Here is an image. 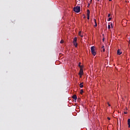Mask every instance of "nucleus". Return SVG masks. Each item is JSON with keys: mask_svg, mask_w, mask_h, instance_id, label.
I'll use <instances>...</instances> for the list:
<instances>
[{"mask_svg": "<svg viewBox=\"0 0 130 130\" xmlns=\"http://www.w3.org/2000/svg\"><path fill=\"white\" fill-rule=\"evenodd\" d=\"M80 10H81V7H80V6H77L73 8V11L75 12V13H80Z\"/></svg>", "mask_w": 130, "mask_h": 130, "instance_id": "nucleus-1", "label": "nucleus"}, {"mask_svg": "<svg viewBox=\"0 0 130 130\" xmlns=\"http://www.w3.org/2000/svg\"><path fill=\"white\" fill-rule=\"evenodd\" d=\"M91 51L92 55L95 56L96 55V52H95V49L94 46L91 47Z\"/></svg>", "mask_w": 130, "mask_h": 130, "instance_id": "nucleus-2", "label": "nucleus"}, {"mask_svg": "<svg viewBox=\"0 0 130 130\" xmlns=\"http://www.w3.org/2000/svg\"><path fill=\"white\" fill-rule=\"evenodd\" d=\"M77 37L74 38V40H73V44L74 46H75V47H77L78 46V43H77Z\"/></svg>", "mask_w": 130, "mask_h": 130, "instance_id": "nucleus-3", "label": "nucleus"}, {"mask_svg": "<svg viewBox=\"0 0 130 130\" xmlns=\"http://www.w3.org/2000/svg\"><path fill=\"white\" fill-rule=\"evenodd\" d=\"M87 20H90V10H87Z\"/></svg>", "mask_w": 130, "mask_h": 130, "instance_id": "nucleus-4", "label": "nucleus"}, {"mask_svg": "<svg viewBox=\"0 0 130 130\" xmlns=\"http://www.w3.org/2000/svg\"><path fill=\"white\" fill-rule=\"evenodd\" d=\"M83 68H80V72H79V75L80 76H82V75H83Z\"/></svg>", "mask_w": 130, "mask_h": 130, "instance_id": "nucleus-5", "label": "nucleus"}, {"mask_svg": "<svg viewBox=\"0 0 130 130\" xmlns=\"http://www.w3.org/2000/svg\"><path fill=\"white\" fill-rule=\"evenodd\" d=\"M117 53L118 55H120V54H121V53H122V52H120V50L119 49H118L117 51Z\"/></svg>", "mask_w": 130, "mask_h": 130, "instance_id": "nucleus-6", "label": "nucleus"}, {"mask_svg": "<svg viewBox=\"0 0 130 130\" xmlns=\"http://www.w3.org/2000/svg\"><path fill=\"white\" fill-rule=\"evenodd\" d=\"M72 98H73V99H74V100H77V95L76 94H74L73 95Z\"/></svg>", "mask_w": 130, "mask_h": 130, "instance_id": "nucleus-7", "label": "nucleus"}, {"mask_svg": "<svg viewBox=\"0 0 130 130\" xmlns=\"http://www.w3.org/2000/svg\"><path fill=\"white\" fill-rule=\"evenodd\" d=\"M127 122H128V127H130V119H128Z\"/></svg>", "mask_w": 130, "mask_h": 130, "instance_id": "nucleus-8", "label": "nucleus"}, {"mask_svg": "<svg viewBox=\"0 0 130 130\" xmlns=\"http://www.w3.org/2000/svg\"><path fill=\"white\" fill-rule=\"evenodd\" d=\"M79 86H80V88H83V87H84V85H83V83H80V84H79Z\"/></svg>", "mask_w": 130, "mask_h": 130, "instance_id": "nucleus-9", "label": "nucleus"}, {"mask_svg": "<svg viewBox=\"0 0 130 130\" xmlns=\"http://www.w3.org/2000/svg\"><path fill=\"white\" fill-rule=\"evenodd\" d=\"M79 67L80 68V69H83V67L81 66V62L79 63Z\"/></svg>", "mask_w": 130, "mask_h": 130, "instance_id": "nucleus-10", "label": "nucleus"}, {"mask_svg": "<svg viewBox=\"0 0 130 130\" xmlns=\"http://www.w3.org/2000/svg\"><path fill=\"white\" fill-rule=\"evenodd\" d=\"M82 33V31H79V36H80L81 37H83V36L81 35V34Z\"/></svg>", "mask_w": 130, "mask_h": 130, "instance_id": "nucleus-11", "label": "nucleus"}, {"mask_svg": "<svg viewBox=\"0 0 130 130\" xmlns=\"http://www.w3.org/2000/svg\"><path fill=\"white\" fill-rule=\"evenodd\" d=\"M84 93V91L83 90H80V94H83Z\"/></svg>", "mask_w": 130, "mask_h": 130, "instance_id": "nucleus-12", "label": "nucleus"}, {"mask_svg": "<svg viewBox=\"0 0 130 130\" xmlns=\"http://www.w3.org/2000/svg\"><path fill=\"white\" fill-rule=\"evenodd\" d=\"M94 27H97V22H95V25H94Z\"/></svg>", "mask_w": 130, "mask_h": 130, "instance_id": "nucleus-13", "label": "nucleus"}, {"mask_svg": "<svg viewBox=\"0 0 130 130\" xmlns=\"http://www.w3.org/2000/svg\"><path fill=\"white\" fill-rule=\"evenodd\" d=\"M112 19V18L110 17L109 18V19H108V21H111V19Z\"/></svg>", "mask_w": 130, "mask_h": 130, "instance_id": "nucleus-14", "label": "nucleus"}, {"mask_svg": "<svg viewBox=\"0 0 130 130\" xmlns=\"http://www.w3.org/2000/svg\"><path fill=\"white\" fill-rule=\"evenodd\" d=\"M63 43V40H61L60 43L62 44Z\"/></svg>", "mask_w": 130, "mask_h": 130, "instance_id": "nucleus-15", "label": "nucleus"}, {"mask_svg": "<svg viewBox=\"0 0 130 130\" xmlns=\"http://www.w3.org/2000/svg\"><path fill=\"white\" fill-rule=\"evenodd\" d=\"M108 29H110V25H108Z\"/></svg>", "mask_w": 130, "mask_h": 130, "instance_id": "nucleus-16", "label": "nucleus"}, {"mask_svg": "<svg viewBox=\"0 0 130 130\" xmlns=\"http://www.w3.org/2000/svg\"><path fill=\"white\" fill-rule=\"evenodd\" d=\"M107 119H108V120H110V119H110V117H107Z\"/></svg>", "mask_w": 130, "mask_h": 130, "instance_id": "nucleus-17", "label": "nucleus"}, {"mask_svg": "<svg viewBox=\"0 0 130 130\" xmlns=\"http://www.w3.org/2000/svg\"><path fill=\"white\" fill-rule=\"evenodd\" d=\"M93 20H94V23H97V22L96 21V19H94Z\"/></svg>", "mask_w": 130, "mask_h": 130, "instance_id": "nucleus-18", "label": "nucleus"}, {"mask_svg": "<svg viewBox=\"0 0 130 130\" xmlns=\"http://www.w3.org/2000/svg\"><path fill=\"white\" fill-rule=\"evenodd\" d=\"M103 52H104L105 51V48L103 49Z\"/></svg>", "mask_w": 130, "mask_h": 130, "instance_id": "nucleus-19", "label": "nucleus"}, {"mask_svg": "<svg viewBox=\"0 0 130 130\" xmlns=\"http://www.w3.org/2000/svg\"><path fill=\"white\" fill-rule=\"evenodd\" d=\"M110 16H111L110 14H108V17H110Z\"/></svg>", "mask_w": 130, "mask_h": 130, "instance_id": "nucleus-20", "label": "nucleus"}, {"mask_svg": "<svg viewBox=\"0 0 130 130\" xmlns=\"http://www.w3.org/2000/svg\"><path fill=\"white\" fill-rule=\"evenodd\" d=\"M108 106H110V104H109V103H108Z\"/></svg>", "mask_w": 130, "mask_h": 130, "instance_id": "nucleus-21", "label": "nucleus"}, {"mask_svg": "<svg viewBox=\"0 0 130 130\" xmlns=\"http://www.w3.org/2000/svg\"><path fill=\"white\" fill-rule=\"evenodd\" d=\"M124 113L125 114H126L127 113L125 112Z\"/></svg>", "mask_w": 130, "mask_h": 130, "instance_id": "nucleus-22", "label": "nucleus"}, {"mask_svg": "<svg viewBox=\"0 0 130 130\" xmlns=\"http://www.w3.org/2000/svg\"><path fill=\"white\" fill-rule=\"evenodd\" d=\"M104 48V46H103L102 48Z\"/></svg>", "mask_w": 130, "mask_h": 130, "instance_id": "nucleus-23", "label": "nucleus"}, {"mask_svg": "<svg viewBox=\"0 0 130 130\" xmlns=\"http://www.w3.org/2000/svg\"><path fill=\"white\" fill-rule=\"evenodd\" d=\"M109 2H111V1H112V0H109Z\"/></svg>", "mask_w": 130, "mask_h": 130, "instance_id": "nucleus-24", "label": "nucleus"}, {"mask_svg": "<svg viewBox=\"0 0 130 130\" xmlns=\"http://www.w3.org/2000/svg\"><path fill=\"white\" fill-rule=\"evenodd\" d=\"M103 41H104V39H103Z\"/></svg>", "mask_w": 130, "mask_h": 130, "instance_id": "nucleus-25", "label": "nucleus"}, {"mask_svg": "<svg viewBox=\"0 0 130 130\" xmlns=\"http://www.w3.org/2000/svg\"><path fill=\"white\" fill-rule=\"evenodd\" d=\"M84 18H86V16H84Z\"/></svg>", "mask_w": 130, "mask_h": 130, "instance_id": "nucleus-26", "label": "nucleus"}, {"mask_svg": "<svg viewBox=\"0 0 130 130\" xmlns=\"http://www.w3.org/2000/svg\"><path fill=\"white\" fill-rule=\"evenodd\" d=\"M98 1H100V0H98Z\"/></svg>", "mask_w": 130, "mask_h": 130, "instance_id": "nucleus-27", "label": "nucleus"}]
</instances>
